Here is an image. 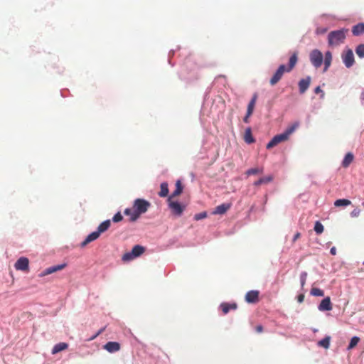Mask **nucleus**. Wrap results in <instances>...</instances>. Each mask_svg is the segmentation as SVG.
Here are the masks:
<instances>
[{"label": "nucleus", "mask_w": 364, "mask_h": 364, "mask_svg": "<svg viewBox=\"0 0 364 364\" xmlns=\"http://www.w3.org/2000/svg\"><path fill=\"white\" fill-rule=\"evenodd\" d=\"M104 330H105V328H101V329L98 331V333L92 337V339L95 338L97 336H99L100 333H102L104 331Z\"/></svg>", "instance_id": "45"}, {"label": "nucleus", "mask_w": 364, "mask_h": 364, "mask_svg": "<svg viewBox=\"0 0 364 364\" xmlns=\"http://www.w3.org/2000/svg\"><path fill=\"white\" fill-rule=\"evenodd\" d=\"M360 212H361L360 209H359V208H356L353 209V210L351 211V213H350V216H351L352 218H357V217H358V216L360 215Z\"/></svg>", "instance_id": "40"}, {"label": "nucleus", "mask_w": 364, "mask_h": 364, "mask_svg": "<svg viewBox=\"0 0 364 364\" xmlns=\"http://www.w3.org/2000/svg\"><path fill=\"white\" fill-rule=\"evenodd\" d=\"M362 205L364 207V201L362 203Z\"/></svg>", "instance_id": "48"}, {"label": "nucleus", "mask_w": 364, "mask_h": 364, "mask_svg": "<svg viewBox=\"0 0 364 364\" xmlns=\"http://www.w3.org/2000/svg\"><path fill=\"white\" fill-rule=\"evenodd\" d=\"M314 92L316 94H318L320 92H322L323 94V90L321 89V87L319 86H318L315 88Z\"/></svg>", "instance_id": "43"}, {"label": "nucleus", "mask_w": 364, "mask_h": 364, "mask_svg": "<svg viewBox=\"0 0 364 364\" xmlns=\"http://www.w3.org/2000/svg\"><path fill=\"white\" fill-rule=\"evenodd\" d=\"M360 341V338L358 336H353L349 343V345L348 346V350H351L354 348Z\"/></svg>", "instance_id": "31"}, {"label": "nucleus", "mask_w": 364, "mask_h": 364, "mask_svg": "<svg viewBox=\"0 0 364 364\" xmlns=\"http://www.w3.org/2000/svg\"><path fill=\"white\" fill-rule=\"evenodd\" d=\"M66 266H67V264L65 263H63V264H58L55 266H52V267H48L40 274V276L45 277L46 275L53 274L58 271H60V270L63 269Z\"/></svg>", "instance_id": "10"}, {"label": "nucleus", "mask_w": 364, "mask_h": 364, "mask_svg": "<svg viewBox=\"0 0 364 364\" xmlns=\"http://www.w3.org/2000/svg\"><path fill=\"white\" fill-rule=\"evenodd\" d=\"M244 139H245V142H247V144H251L255 141V139L253 138V136L252 135V132H251L250 128H247L245 130Z\"/></svg>", "instance_id": "27"}, {"label": "nucleus", "mask_w": 364, "mask_h": 364, "mask_svg": "<svg viewBox=\"0 0 364 364\" xmlns=\"http://www.w3.org/2000/svg\"><path fill=\"white\" fill-rule=\"evenodd\" d=\"M134 258L135 257L134 256V255L132 254V251L130 252H127L124 254V255L122 256V260L124 262L130 261L134 259Z\"/></svg>", "instance_id": "36"}, {"label": "nucleus", "mask_w": 364, "mask_h": 364, "mask_svg": "<svg viewBox=\"0 0 364 364\" xmlns=\"http://www.w3.org/2000/svg\"><path fill=\"white\" fill-rule=\"evenodd\" d=\"M298 61V53L294 52L289 58L288 67H286L287 72H291Z\"/></svg>", "instance_id": "16"}, {"label": "nucleus", "mask_w": 364, "mask_h": 364, "mask_svg": "<svg viewBox=\"0 0 364 364\" xmlns=\"http://www.w3.org/2000/svg\"><path fill=\"white\" fill-rule=\"evenodd\" d=\"M237 306L235 303L228 304V303H222L220 304V308L224 314H227L230 310H235Z\"/></svg>", "instance_id": "20"}, {"label": "nucleus", "mask_w": 364, "mask_h": 364, "mask_svg": "<svg viewBox=\"0 0 364 364\" xmlns=\"http://www.w3.org/2000/svg\"><path fill=\"white\" fill-rule=\"evenodd\" d=\"M136 213V211L134 208H133V210L129 209V208H127L124 210V214L126 215L130 216V221H132V222H134V221L136 220H133L134 214Z\"/></svg>", "instance_id": "35"}, {"label": "nucleus", "mask_w": 364, "mask_h": 364, "mask_svg": "<svg viewBox=\"0 0 364 364\" xmlns=\"http://www.w3.org/2000/svg\"><path fill=\"white\" fill-rule=\"evenodd\" d=\"M323 225L319 221H316L314 225V231L317 234H321L323 232Z\"/></svg>", "instance_id": "33"}, {"label": "nucleus", "mask_w": 364, "mask_h": 364, "mask_svg": "<svg viewBox=\"0 0 364 364\" xmlns=\"http://www.w3.org/2000/svg\"><path fill=\"white\" fill-rule=\"evenodd\" d=\"M160 191L159 193V195L160 197H166L168 194V183L166 182H164L160 186Z\"/></svg>", "instance_id": "26"}, {"label": "nucleus", "mask_w": 364, "mask_h": 364, "mask_svg": "<svg viewBox=\"0 0 364 364\" xmlns=\"http://www.w3.org/2000/svg\"><path fill=\"white\" fill-rule=\"evenodd\" d=\"M257 99V94L255 93L247 106V112H248V115H252V114L254 111V109H255Z\"/></svg>", "instance_id": "24"}, {"label": "nucleus", "mask_w": 364, "mask_h": 364, "mask_svg": "<svg viewBox=\"0 0 364 364\" xmlns=\"http://www.w3.org/2000/svg\"><path fill=\"white\" fill-rule=\"evenodd\" d=\"M306 278H307V273L306 272H301L300 274V282H301V287H304V285L306 284Z\"/></svg>", "instance_id": "37"}, {"label": "nucleus", "mask_w": 364, "mask_h": 364, "mask_svg": "<svg viewBox=\"0 0 364 364\" xmlns=\"http://www.w3.org/2000/svg\"><path fill=\"white\" fill-rule=\"evenodd\" d=\"M251 115H248V112H247V114H246V116L244 117V122L247 123L248 122V119L249 117H250Z\"/></svg>", "instance_id": "46"}, {"label": "nucleus", "mask_w": 364, "mask_h": 364, "mask_svg": "<svg viewBox=\"0 0 364 364\" xmlns=\"http://www.w3.org/2000/svg\"><path fill=\"white\" fill-rule=\"evenodd\" d=\"M122 219H123V217H122V214L119 212H118L113 216L112 221L114 223H118V222L121 221Z\"/></svg>", "instance_id": "39"}, {"label": "nucleus", "mask_w": 364, "mask_h": 364, "mask_svg": "<svg viewBox=\"0 0 364 364\" xmlns=\"http://www.w3.org/2000/svg\"><path fill=\"white\" fill-rule=\"evenodd\" d=\"M311 294L314 296H323L324 295V292L318 288L314 287L311 289Z\"/></svg>", "instance_id": "32"}, {"label": "nucleus", "mask_w": 364, "mask_h": 364, "mask_svg": "<svg viewBox=\"0 0 364 364\" xmlns=\"http://www.w3.org/2000/svg\"><path fill=\"white\" fill-rule=\"evenodd\" d=\"M342 59L346 68H349L353 66L355 60L352 50L348 49L344 54H343Z\"/></svg>", "instance_id": "9"}, {"label": "nucleus", "mask_w": 364, "mask_h": 364, "mask_svg": "<svg viewBox=\"0 0 364 364\" xmlns=\"http://www.w3.org/2000/svg\"><path fill=\"white\" fill-rule=\"evenodd\" d=\"M111 225V221L109 220H107L102 222L97 228V230L95 232H92L90 235L87 236L83 242L80 244L81 247H85L90 242L97 240L101 233L105 232L109 229Z\"/></svg>", "instance_id": "2"}, {"label": "nucleus", "mask_w": 364, "mask_h": 364, "mask_svg": "<svg viewBox=\"0 0 364 364\" xmlns=\"http://www.w3.org/2000/svg\"><path fill=\"white\" fill-rule=\"evenodd\" d=\"M120 344L115 341H109L104 346V349L109 353H115L120 350Z\"/></svg>", "instance_id": "13"}, {"label": "nucleus", "mask_w": 364, "mask_h": 364, "mask_svg": "<svg viewBox=\"0 0 364 364\" xmlns=\"http://www.w3.org/2000/svg\"><path fill=\"white\" fill-rule=\"evenodd\" d=\"M352 33L355 36L364 34V23H359L352 27Z\"/></svg>", "instance_id": "17"}, {"label": "nucleus", "mask_w": 364, "mask_h": 364, "mask_svg": "<svg viewBox=\"0 0 364 364\" xmlns=\"http://www.w3.org/2000/svg\"><path fill=\"white\" fill-rule=\"evenodd\" d=\"M355 53L360 58H364V44H360L355 49Z\"/></svg>", "instance_id": "34"}, {"label": "nucleus", "mask_w": 364, "mask_h": 364, "mask_svg": "<svg viewBox=\"0 0 364 364\" xmlns=\"http://www.w3.org/2000/svg\"><path fill=\"white\" fill-rule=\"evenodd\" d=\"M255 331L257 333H262L263 331V327L262 325H258L255 327Z\"/></svg>", "instance_id": "41"}, {"label": "nucleus", "mask_w": 364, "mask_h": 364, "mask_svg": "<svg viewBox=\"0 0 364 364\" xmlns=\"http://www.w3.org/2000/svg\"><path fill=\"white\" fill-rule=\"evenodd\" d=\"M309 60L315 68H318L323 63V55L319 50L314 49L309 53Z\"/></svg>", "instance_id": "6"}, {"label": "nucleus", "mask_w": 364, "mask_h": 364, "mask_svg": "<svg viewBox=\"0 0 364 364\" xmlns=\"http://www.w3.org/2000/svg\"><path fill=\"white\" fill-rule=\"evenodd\" d=\"M351 204V201L348 199H338L334 202L336 207L347 206Z\"/></svg>", "instance_id": "30"}, {"label": "nucleus", "mask_w": 364, "mask_h": 364, "mask_svg": "<svg viewBox=\"0 0 364 364\" xmlns=\"http://www.w3.org/2000/svg\"><path fill=\"white\" fill-rule=\"evenodd\" d=\"M348 29L342 28L331 31L328 35V43L331 46H336L343 43L346 38Z\"/></svg>", "instance_id": "3"}, {"label": "nucleus", "mask_w": 364, "mask_h": 364, "mask_svg": "<svg viewBox=\"0 0 364 364\" xmlns=\"http://www.w3.org/2000/svg\"><path fill=\"white\" fill-rule=\"evenodd\" d=\"M304 294H299L298 296H297V301L299 302V303H302L304 301Z\"/></svg>", "instance_id": "42"}, {"label": "nucleus", "mask_w": 364, "mask_h": 364, "mask_svg": "<svg viewBox=\"0 0 364 364\" xmlns=\"http://www.w3.org/2000/svg\"><path fill=\"white\" fill-rule=\"evenodd\" d=\"M68 347V343H59L56 345L54 346V347L52 349V354H56L62 350H64L65 349H67Z\"/></svg>", "instance_id": "23"}, {"label": "nucleus", "mask_w": 364, "mask_h": 364, "mask_svg": "<svg viewBox=\"0 0 364 364\" xmlns=\"http://www.w3.org/2000/svg\"><path fill=\"white\" fill-rule=\"evenodd\" d=\"M330 252L332 255H336V248L335 247H333L331 250H330Z\"/></svg>", "instance_id": "44"}, {"label": "nucleus", "mask_w": 364, "mask_h": 364, "mask_svg": "<svg viewBox=\"0 0 364 364\" xmlns=\"http://www.w3.org/2000/svg\"><path fill=\"white\" fill-rule=\"evenodd\" d=\"M29 260L27 257H20L14 264L16 270H21L23 272L28 271Z\"/></svg>", "instance_id": "8"}, {"label": "nucleus", "mask_w": 364, "mask_h": 364, "mask_svg": "<svg viewBox=\"0 0 364 364\" xmlns=\"http://www.w3.org/2000/svg\"><path fill=\"white\" fill-rule=\"evenodd\" d=\"M150 206L151 203L149 201L141 198L136 199L134 202L133 208L136 213L134 214L133 220H137L141 214L148 210Z\"/></svg>", "instance_id": "4"}, {"label": "nucleus", "mask_w": 364, "mask_h": 364, "mask_svg": "<svg viewBox=\"0 0 364 364\" xmlns=\"http://www.w3.org/2000/svg\"><path fill=\"white\" fill-rule=\"evenodd\" d=\"M206 217H207V213L205 212H202V213L196 214L194 215V219L196 220H199L203 219Z\"/></svg>", "instance_id": "38"}, {"label": "nucleus", "mask_w": 364, "mask_h": 364, "mask_svg": "<svg viewBox=\"0 0 364 364\" xmlns=\"http://www.w3.org/2000/svg\"><path fill=\"white\" fill-rule=\"evenodd\" d=\"M259 291L251 290L245 294V301L250 304H255L259 301Z\"/></svg>", "instance_id": "11"}, {"label": "nucleus", "mask_w": 364, "mask_h": 364, "mask_svg": "<svg viewBox=\"0 0 364 364\" xmlns=\"http://www.w3.org/2000/svg\"><path fill=\"white\" fill-rule=\"evenodd\" d=\"M330 341L331 337L326 336L324 338L318 341V345L321 347L328 349L330 346Z\"/></svg>", "instance_id": "29"}, {"label": "nucleus", "mask_w": 364, "mask_h": 364, "mask_svg": "<svg viewBox=\"0 0 364 364\" xmlns=\"http://www.w3.org/2000/svg\"><path fill=\"white\" fill-rule=\"evenodd\" d=\"M168 204L172 214L177 217H180L186 209V205L175 201L171 198H168Z\"/></svg>", "instance_id": "5"}, {"label": "nucleus", "mask_w": 364, "mask_h": 364, "mask_svg": "<svg viewBox=\"0 0 364 364\" xmlns=\"http://www.w3.org/2000/svg\"><path fill=\"white\" fill-rule=\"evenodd\" d=\"M273 181V176L269 175L265 177L260 178L259 180L254 182V186H259L262 184H267Z\"/></svg>", "instance_id": "22"}, {"label": "nucleus", "mask_w": 364, "mask_h": 364, "mask_svg": "<svg viewBox=\"0 0 364 364\" xmlns=\"http://www.w3.org/2000/svg\"><path fill=\"white\" fill-rule=\"evenodd\" d=\"M318 309L321 311H331L332 309V304L330 297L323 299L318 306Z\"/></svg>", "instance_id": "15"}, {"label": "nucleus", "mask_w": 364, "mask_h": 364, "mask_svg": "<svg viewBox=\"0 0 364 364\" xmlns=\"http://www.w3.org/2000/svg\"><path fill=\"white\" fill-rule=\"evenodd\" d=\"M285 72H287L286 66L284 65H279L269 80L270 85H275L282 79Z\"/></svg>", "instance_id": "7"}, {"label": "nucleus", "mask_w": 364, "mask_h": 364, "mask_svg": "<svg viewBox=\"0 0 364 364\" xmlns=\"http://www.w3.org/2000/svg\"><path fill=\"white\" fill-rule=\"evenodd\" d=\"M183 186H182V183H181V181L180 180H178L176 183V189L175 191L171 193V195L169 196L168 198H174L175 197H177L179 195L181 194V193L183 192Z\"/></svg>", "instance_id": "19"}, {"label": "nucleus", "mask_w": 364, "mask_h": 364, "mask_svg": "<svg viewBox=\"0 0 364 364\" xmlns=\"http://www.w3.org/2000/svg\"><path fill=\"white\" fill-rule=\"evenodd\" d=\"M231 207L230 203H223L216 206L213 212V214L223 215L225 214Z\"/></svg>", "instance_id": "14"}, {"label": "nucleus", "mask_w": 364, "mask_h": 364, "mask_svg": "<svg viewBox=\"0 0 364 364\" xmlns=\"http://www.w3.org/2000/svg\"><path fill=\"white\" fill-rule=\"evenodd\" d=\"M323 62L324 63L323 72H326L328 68L331 66L332 62V53L331 51H326L325 53Z\"/></svg>", "instance_id": "18"}, {"label": "nucleus", "mask_w": 364, "mask_h": 364, "mask_svg": "<svg viewBox=\"0 0 364 364\" xmlns=\"http://www.w3.org/2000/svg\"><path fill=\"white\" fill-rule=\"evenodd\" d=\"M263 171H264V168L262 167H261V168L257 167V168H252L248 169L245 172V174L247 175V176L257 175V174L262 173Z\"/></svg>", "instance_id": "28"}, {"label": "nucleus", "mask_w": 364, "mask_h": 364, "mask_svg": "<svg viewBox=\"0 0 364 364\" xmlns=\"http://www.w3.org/2000/svg\"><path fill=\"white\" fill-rule=\"evenodd\" d=\"M145 251V249L144 247L136 245L133 247L132 250V254L134 255V256L136 257H139Z\"/></svg>", "instance_id": "25"}, {"label": "nucleus", "mask_w": 364, "mask_h": 364, "mask_svg": "<svg viewBox=\"0 0 364 364\" xmlns=\"http://www.w3.org/2000/svg\"><path fill=\"white\" fill-rule=\"evenodd\" d=\"M353 154L351 152L347 153L342 161V166L344 168L348 167L350 164L353 162Z\"/></svg>", "instance_id": "21"}, {"label": "nucleus", "mask_w": 364, "mask_h": 364, "mask_svg": "<svg viewBox=\"0 0 364 364\" xmlns=\"http://www.w3.org/2000/svg\"><path fill=\"white\" fill-rule=\"evenodd\" d=\"M311 78L310 76H307L303 78L299 82V89L301 94H304L309 88L311 84Z\"/></svg>", "instance_id": "12"}, {"label": "nucleus", "mask_w": 364, "mask_h": 364, "mask_svg": "<svg viewBox=\"0 0 364 364\" xmlns=\"http://www.w3.org/2000/svg\"><path fill=\"white\" fill-rule=\"evenodd\" d=\"M300 237V233L297 232L293 238V241L295 242L297 239H299Z\"/></svg>", "instance_id": "47"}, {"label": "nucleus", "mask_w": 364, "mask_h": 364, "mask_svg": "<svg viewBox=\"0 0 364 364\" xmlns=\"http://www.w3.org/2000/svg\"><path fill=\"white\" fill-rule=\"evenodd\" d=\"M298 126L299 124L297 123L294 124L289 127L284 133L274 136L267 144L266 148L267 149H270L279 143L287 141L289 139L290 134H291L295 131Z\"/></svg>", "instance_id": "1"}]
</instances>
